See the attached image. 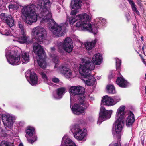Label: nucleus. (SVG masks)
<instances>
[{
    "label": "nucleus",
    "instance_id": "obj_3",
    "mask_svg": "<svg viewBox=\"0 0 146 146\" xmlns=\"http://www.w3.org/2000/svg\"><path fill=\"white\" fill-rule=\"evenodd\" d=\"M91 19V17L89 15L84 13L70 17L69 22L70 25H72L76 22L77 21L76 24L77 27L82 30L96 33L97 31L92 29L91 24L90 22Z\"/></svg>",
    "mask_w": 146,
    "mask_h": 146
},
{
    "label": "nucleus",
    "instance_id": "obj_54",
    "mask_svg": "<svg viewBox=\"0 0 146 146\" xmlns=\"http://www.w3.org/2000/svg\"><path fill=\"white\" fill-rule=\"evenodd\" d=\"M145 79H146V74L145 75Z\"/></svg>",
    "mask_w": 146,
    "mask_h": 146
},
{
    "label": "nucleus",
    "instance_id": "obj_19",
    "mask_svg": "<svg viewBox=\"0 0 146 146\" xmlns=\"http://www.w3.org/2000/svg\"><path fill=\"white\" fill-rule=\"evenodd\" d=\"M88 58L90 59L92 62L95 64L99 65L101 64L103 60V58L102 55L99 53H98L94 54L92 57V60L91 58L88 57H84L81 59V62L80 63L82 62V59L84 58Z\"/></svg>",
    "mask_w": 146,
    "mask_h": 146
},
{
    "label": "nucleus",
    "instance_id": "obj_26",
    "mask_svg": "<svg viewBox=\"0 0 146 146\" xmlns=\"http://www.w3.org/2000/svg\"><path fill=\"white\" fill-rule=\"evenodd\" d=\"M135 121L134 115L131 111L129 112L128 114L126 120V124L127 126L132 125Z\"/></svg>",
    "mask_w": 146,
    "mask_h": 146
},
{
    "label": "nucleus",
    "instance_id": "obj_37",
    "mask_svg": "<svg viewBox=\"0 0 146 146\" xmlns=\"http://www.w3.org/2000/svg\"><path fill=\"white\" fill-rule=\"evenodd\" d=\"M116 65L117 67V70L119 69L120 66L121 64V60L118 58H116Z\"/></svg>",
    "mask_w": 146,
    "mask_h": 146
},
{
    "label": "nucleus",
    "instance_id": "obj_22",
    "mask_svg": "<svg viewBox=\"0 0 146 146\" xmlns=\"http://www.w3.org/2000/svg\"><path fill=\"white\" fill-rule=\"evenodd\" d=\"M66 92V89L65 87L59 88L56 90V92L53 93V97L56 99H60Z\"/></svg>",
    "mask_w": 146,
    "mask_h": 146
},
{
    "label": "nucleus",
    "instance_id": "obj_27",
    "mask_svg": "<svg viewBox=\"0 0 146 146\" xmlns=\"http://www.w3.org/2000/svg\"><path fill=\"white\" fill-rule=\"evenodd\" d=\"M82 2L80 0H72L71 7L75 9H78L81 8Z\"/></svg>",
    "mask_w": 146,
    "mask_h": 146
},
{
    "label": "nucleus",
    "instance_id": "obj_6",
    "mask_svg": "<svg viewBox=\"0 0 146 146\" xmlns=\"http://www.w3.org/2000/svg\"><path fill=\"white\" fill-rule=\"evenodd\" d=\"M5 56L9 63L12 65H18L21 63L19 53L17 49L11 47L7 48L5 51Z\"/></svg>",
    "mask_w": 146,
    "mask_h": 146
},
{
    "label": "nucleus",
    "instance_id": "obj_34",
    "mask_svg": "<svg viewBox=\"0 0 146 146\" xmlns=\"http://www.w3.org/2000/svg\"><path fill=\"white\" fill-rule=\"evenodd\" d=\"M0 146H14L13 143H12L11 145H8V143L5 141H1L0 144Z\"/></svg>",
    "mask_w": 146,
    "mask_h": 146
},
{
    "label": "nucleus",
    "instance_id": "obj_14",
    "mask_svg": "<svg viewBox=\"0 0 146 146\" xmlns=\"http://www.w3.org/2000/svg\"><path fill=\"white\" fill-rule=\"evenodd\" d=\"M58 71L63 74L67 78L71 79L75 76L71 70L66 65H62L57 69Z\"/></svg>",
    "mask_w": 146,
    "mask_h": 146
},
{
    "label": "nucleus",
    "instance_id": "obj_24",
    "mask_svg": "<svg viewBox=\"0 0 146 146\" xmlns=\"http://www.w3.org/2000/svg\"><path fill=\"white\" fill-rule=\"evenodd\" d=\"M113 98L107 95L104 96L102 98L101 104L108 106H113Z\"/></svg>",
    "mask_w": 146,
    "mask_h": 146
},
{
    "label": "nucleus",
    "instance_id": "obj_10",
    "mask_svg": "<svg viewBox=\"0 0 146 146\" xmlns=\"http://www.w3.org/2000/svg\"><path fill=\"white\" fill-rule=\"evenodd\" d=\"M0 118L2 119L4 126L6 129L9 130L12 128L14 120L15 119L14 116L7 113L0 114Z\"/></svg>",
    "mask_w": 146,
    "mask_h": 146
},
{
    "label": "nucleus",
    "instance_id": "obj_52",
    "mask_svg": "<svg viewBox=\"0 0 146 146\" xmlns=\"http://www.w3.org/2000/svg\"><path fill=\"white\" fill-rule=\"evenodd\" d=\"M120 75V73H119L118 74V76H119V75Z\"/></svg>",
    "mask_w": 146,
    "mask_h": 146
},
{
    "label": "nucleus",
    "instance_id": "obj_13",
    "mask_svg": "<svg viewBox=\"0 0 146 146\" xmlns=\"http://www.w3.org/2000/svg\"><path fill=\"white\" fill-rule=\"evenodd\" d=\"M25 137L27 138L29 142L33 143L36 141L37 136L35 134V128L32 127H28L25 131Z\"/></svg>",
    "mask_w": 146,
    "mask_h": 146
},
{
    "label": "nucleus",
    "instance_id": "obj_21",
    "mask_svg": "<svg viewBox=\"0 0 146 146\" xmlns=\"http://www.w3.org/2000/svg\"><path fill=\"white\" fill-rule=\"evenodd\" d=\"M124 121L121 120H117L115 119V122L114 124L113 133L117 134L121 133L122 132L123 123Z\"/></svg>",
    "mask_w": 146,
    "mask_h": 146
},
{
    "label": "nucleus",
    "instance_id": "obj_28",
    "mask_svg": "<svg viewBox=\"0 0 146 146\" xmlns=\"http://www.w3.org/2000/svg\"><path fill=\"white\" fill-rule=\"evenodd\" d=\"M21 60L22 64H24L28 62L29 61V54L28 52H23L21 54Z\"/></svg>",
    "mask_w": 146,
    "mask_h": 146
},
{
    "label": "nucleus",
    "instance_id": "obj_40",
    "mask_svg": "<svg viewBox=\"0 0 146 146\" xmlns=\"http://www.w3.org/2000/svg\"><path fill=\"white\" fill-rule=\"evenodd\" d=\"M109 146H121L120 144H119L117 143H115L113 145L112 144H110Z\"/></svg>",
    "mask_w": 146,
    "mask_h": 146
},
{
    "label": "nucleus",
    "instance_id": "obj_33",
    "mask_svg": "<svg viewBox=\"0 0 146 146\" xmlns=\"http://www.w3.org/2000/svg\"><path fill=\"white\" fill-rule=\"evenodd\" d=\"M130 4L131 5L133 11L137 15H139V12L137 9L135 3L133 2Z\"/></svg>",
    "mask_w": 146,
    "mask_h": 146
},
{
    "label": "nucleus",
    "instance_id": "obj_25",
    "mask_svg": "<svg viewBox=\"0 0 146 146\" xmlns=\"http://www.w3.org/2000/svg\"><path fill=\"white\" fill-rule=\"evenodd\" d=\"M116 82L119 86L121 87L125 88L128 86V82L121 76L118 77Z\"/></svg>",
    "mask_w": 146,
    "mask_h": 146
},
{
    "label": "nucleus",
    "instance_id": "obj_20",
    "mask_svg": "<svg viewBox=\"0 0 146 146\" xmlns=\"http://www.w3.org/2000/svg\"><path fill=\"white\" fill-rule=\"evenodd\" d=\"M95 25H93L91 24V26L92 27V29H94L95 30L97 31L96 33H93L94 34H96L98 32V29L99 28H100L101 26L104 25L106 22V19H104L101 17H98L95 19Z\"/></svg>",
    "mask_w": 146,
    "mask_h": 146
},
{
    "label": "nucleus",
    "instance_id": "obj_4",
    "mask_svg": "<svg viewBox=\"0 0 146 146\" xmlns=\"http://www.w3.org/2000/svg\"><path fill=\"white\" fill-rule=\"evenodd\" d=\"M1 24L0 25L1 27ZM18 27L19 29L20 33L22 36L19 37V35L16 33H14L12 35L10 34V31L7 28L4 30L3 29V27L2 26L1 28L0 27V33L3 35L7 36H11V38L13 39V41H16L21 44L26 43L29 44L30 41L29 39V37L26 36V31L24 28L23 24L19 21L18 22Z\"/></svg>",
    "mask_w": 146,
    "mask_h": 146
},
{
    "label": "nucleus",
    "instance_id": "obj_48",
    "mask_svg": "<svg viewBox=\"0 0 146 146\" xmlns=\"http://www.w3.org/2000/svg\"><path fill=\"white\" fill-rule=\"evenodd\" d=\"M145 94H146V86H145Z\"/></svg>",
    "mask_w": 146,
    "mask_h": 146
},
{
    "label": "nucleus",
    "instance_id": "obj_43",
    "mask_svg": "<svg viewBox=\"0 0 146 146\" xmlns=\"http://www.w3.org/2000/svg\"><path fill=\"white\" fill-rule=\"evenodd\" d=\"M3 129L0 127V132H3Z\"/></svg>",
    "mask_w": 146,
    "mask_h": 146
},
{
    "label": "nucleus",
    "instance_id": "obj_45",
    "mask_svg": "<svg viewBox=\"0 0 146 146\" xmlns=\"http://www.w3.org/2000/svg\"><path fill=\"white\" fill-rule=\"evenodd\" d=\"M18 146H23V145L22 143H20Z\"/></svg>",
    "mask_w": 146,
    "mask_h": 146
},
{
    "label": "nucleus",
    "instance_id": "obj_8",
    "mask_svg": "<svg viewBox=\"0 0 146 146\" xmlns=\"http://www.w3.org/2000/svg\"><path fill=\"white\" fill-rule=\"evenodd\" d=\"M32 37L38 42H43L46 40L47 33L45 29L40 26L33 28L31 32Z\"/></svg>",
    "mask_w": 146,
    "mask_h": 146
},
{
    "label": "nucleus",
    "instance_id": "obj_2",
    "mask_svg": "<svg viewBox=\"0 0 146 146\" xmlns=\"http://www.w3.org/2000/svg\"><path fill=\"white\" fill-rule=\"evenodd\" d=\"M80 64L79 72L81 75V79L88 86H93L96 83V79L91 74V71L94 68V65L91 60L86 58L82 59Z\"/></svg>",
    "mask_w": 146,
    "mask_h": 146
},
{
    "label": "nucleus",
    "instance_id": "obj_32",
    "mask_svg": "<svg viewBox=\"0 0 146 146\" xmlns=\"http://www.w3.org/2000/svg\"><path fill=\"white\" fill-rule=\"evenodd\" d=\"M52 57L53 58L52 61L56 64L55 66L54 67V68H56L57 67V64L59 62V60L58 57L56 55H52Z\"/></svg>",
    "mask_w": 146,
    "mask_h": 146
},
{
    "label": "nucleus",
    "instance_id": "obj_5",
    "mask_svg": "<svg viewBox=\"0 0 146 146\" xmlns=\"http://www.w3.org/2000/svg\"><path fill=\"white\" fill-rule=\"evenodd\" d=\"M72 97H70V107L72 113L74 114L79 115L81 114H84L85 110L89 106L88 101L85 100V98L83 95L78 100V104H75L72 106V104L73 102Z\"/></svg>",
    "mask_w": 146,
    "mask_h": 146
},
{
    "label": "nucleus",
    "instance_id": "obj_11",
    "mask_svg": "<svg viewBox=\"0 0 146 146\" xmlns=\"http://www.w3.org/2000/svg\"><path fill=\"white\" fill-rule=\"evenodd\" d=\"M72 43L71 39L69 37H67L65 39L64 43L60 42L58 43V47L60 50V52H61V50L63 49L68 52H71L73 48Z\"/></svg>",
    "mask_w": 146,
    "mask_h": 146
},
{
    "label": "nucleus",
    "instance_id": "obj_51",
    "mask_svg": "<svg viewBox=\"0 0 146 146\" xmlns=\"http://www.w3.org/2000/svg\"><path fill=\"white\" fill-rule=\"evenodd\" d=\"M141 39H142V40L143 41V37H141Z\"/></svg>",
    "mask_w": 146,
    "mask_h": 146
},
{
    "label": "nucleus",
    "instance_id": "obj_53",
    "mask_svg": "<svg viewBox=\"0 0 146 146\" xmlns=\"http://www.w3.org/2000/svg\"><path fill=\"white\" fill-rule=\"evenodd\" d=\"M17 135V134H15V135H13V136H16Z\"/></svg>",
    "mask_w": 146,
    "mask_h": 146
},
{
    "label": "nucleus",
    "instance_id": "obj_16",
    "mask_svg": "<svg viewBox=\"0 0 146 146\" xmlns=\"http://www.w3.org/2000/svg\"><path fill=\"white\" fill-rule=\"evenodd\" d=\"M70 94L74 95H83L85 92L84 88L80 86H72L71 87L69 90Z\"/></svg>",
    "mask_w": 146,
    "mask_h": 146
},
{
    "label": "nucleus",
    "instance_id": "obj_17",
    "mask_svg": "<svg viewBox=\"0 0 146 146\" xmlns=\"http://www.w3.org/2000/svg\"><path fill=\"white\" fill-rule=\"evenodd\" d=\"M125 109V106L123 105L121 106L118 108L116 114L115 119L124 121L126 113Z\"/></svg>",
    "mask_w": 146,
    "mask_h": 146
},
{
    "label": "nucleus",
    "instance_id": "obj_7",
    "mask_svg": "<svg viewBox=\"0 0 146 146\" xmlns=\"http://www.w3.org/2000/svg\"><path fill=\"white\" fill-rule=\"evenodd\" d=\"M33 52L37 55V62L39 65L42 69H45L46 67V55L43 48L38 43H35L33 44Z\"/></svg>",
    "mask_w": 146,
    "mask_h": 146
},
{
    "label": "nucleus",
    "instance_id": "obj_44",
    "mask_svg": "<svg viewBox=\"0 0 146 146\" xmlns=\"http://www.w3.org/2000/svg\"><path fill=\"white\" fill-rule=\"evenodd\" d=\"M2 135H1L0 137V140H1V139H2ZM1 141L0 140V144L1 143Z\"/></svg>",
    "mask_w": 146,
    "mask_h": 146
},
{
    "label": "nucleus",
    "instance_id": "obj_36",
    "mask_svg": "<svg viewBox=\"0 0 146 146\" xmlns=\"http://www.w3.org/2000/svg\"><path fill=\"white\" fill-rule=\"evenodd\" d=\"M18 7L17 6L16 4L13 5L11 4L9 5V8L11 11V9L13 10H17Z\"/></svg>",
    "mask_w": 146,
    "mask_h": 146
},
{
    "label": "nucleus",
    "instance_id": "obj_29",
    "mask_svg": "<svg viewBox=\"0 0 146 146\" xmlns=\"http://www.w3.org/2000/svg\"><path fill=\"white\" fill-rule=\"evenodd\" d=\"M96 43V40H94L91 42H86L85 44V46L86 49L88 50H90L93 48Z\"/></svg>",
    "mask_w": 146,
    "mask_h": 146
},
{
    "label": "nucleus",
    "instance_id": "obj_47",
    "mask_svg": "<svg viewBox=\"0 0 146 146\" xmlns=\"http://www.w3.org/2000/svg\"><path fill=\"white\" fill-rule=\"evenodd\" d=\"M144 46H143L142 48V50L143 52L144 51Z\"/></svg>",
    "mask_w": 146,
    "mask_h": 146
},
{
    "label": "nucleus",
    "instance_id": "obj_46",
    "mask_svg": "<svg viewBox=\"0 0 146 146\" xmlns=\"http://www.w3.org/2000/svg\"><path fill=\"white\" fill-rule=\"evenodd\" d=\"M141 143H142V145H143V146L144 145V143L143 141H142Z\"/></svg>",
    "mask_w": 146,
    "mask_h": 146
},
{
    "label": "nucleus",
    "instance_id": "obj_50",
    "mask_svg": "<svg viewBox=\"0 0 146 146\" xmlns=\"http://www.w3.org/2000/svg\"><path fill=\"white\" fill-rule=\"evenodd\" d=\"M136 25L135 24L134 25V27L135 28H136Z\"/></svg>",
    "mask_w": 146,
    "mask_h": 146
},
{
    "label": "nucleus",
    "instance_id": "obj_31",
    "mask_svg": "<svg viewBox=\"0 0 146 146\" xmlns=\"http://www.w3.org/2000/svg\"><path fill=\"white\" fill-rule=\"evenodd\" d=\"M40 74L44 80L50 86H53V84L52 83L48 82V79L45 73L42 72L40 73Z\"/></svg>",
    "mask_w": 146,
    "mask_h": 146
},
{
    "label": "nucleus",
    "instance_id": "obj_49",
    "mask_svg": "<svg viewBox=\"0 0 146 146\" xmlns=\"http://www.w3.org/2000/svg\"><path fill=\"white\" fill-rule=\"evenodd\" d=\"M136 33H136V32L135 33V32L134 33V35H135V36H136Z\"/></svg>",
    "mask_w": 146,
    "mask_h": 146
},
{
    "label": "nucleus",
    "instance_id": "obj_39",
    "mask_svg": "<svg viewBox=\"0 0 146 146\" xmlns=\"http://www.w3.org/2000/svg\"><path fill=\"white\" fill-rule=\"evenodd\" d=\"M77 11L76 10H73L72 11L71 14L72 15H74L75 14H76L77 13Z\"/></svg>",
    "mask_w": 146,
    "mask_h": 146
},
{
    "label": "nucleus",
    "instance_id": "obj_1",
    "mask_svg": "<svg viewBox=\"0 0 146 146\" xmlns=\"http://www.w3.org/2000/svg\"><path fill=\"white\" fill-rule=\"evenodd\" d=\"M51 3L49 0H38L36 5L30 4L24 6L21 9L22 16L24 21L31 25L37 21L38 16L41 22H46L55 36L60 37L65 33L64 25H58L52 19L50 7Z\"/></svg>",
    "mask_w": 146,
    "mask_h": 146
},
{
    "label": "nucleus",
    "instance_id": "obj_42",
    "mask_svg": "<svg viewBox=\"0 0 146 146\" xmlns=\"http://www.w3.org/2000/svg\"><path fill=\"white\" fill-rule=\"evenodd\" d=\"M127 0L129 2L130 4L133 2L132 1V0Z\"/></svg>",
    "mask_w": 146,
    "mask_h": 146
},
{
    "label": "nucleus",
    "instance_id": "obj_23",
    "mask_svg": "<svg viewBox=\"0 0 146 146\" xmlns=\"http://www.w3.org/2000/svg\"><path fill=\"white\" fill-rule=\"evenodd\" d=\"M61 145L63 146H76L75 143L69 138L67 135H65L63 137Z\"/></svg>",
    "mask_w": 146,
    "mask_h": 146
},
{
    "label": "nucleus",
    "instance_id": "obj_18",
    "mask_svg": "<svg viewBox=\"0 0 146 146\" xmlns=\"http://www.w3.org/2000/svg\"><path fill=\"white\" fill-rule=\"evenodd\" d=\"M0 18L1 20L5 21L10 27L14 25L15 24L14 20L11 15L7 16L5 13H2L0 15Z\"/></svg>",
    "mask_w": 146,
    "mask_h": 146
},
{
    "label": "nucleus",
    "instance_id": "obj_38",
    "mask_svg": "<svg viewBox=\"0 0 146 146\" xmlns=\"http://www.w3.org/2000/svg\"><path fill=\"white\" fill-rule=\"evenodd\" d=\"M52 81L53 82L56 83L59 81V80L57 78H52Z\"/></svg>",
    "mask_w": 146,
    "mask_h": 146
},
{
    "label": "nucleus",
    "instance_id": "obj_35",
    "mask_svg": "<svg viewBox=\"0 0 146 146\" xmlns=\"http://www.w3.org/2000/svg\"><path fill=\"white\" fill-rule=\"evenodd\" d=\"M113 99V105L115 104L117 102H119L120 100V99L119 96L114 97Z\"/></svg>",
    "mask_w": 146,
    "mask_h": 146
},
{
    "label": "nucleus",
    "instance_id": "obj_30",
    "mask_svg": "<svg viewBox=\"0 0 146 146\" xmlns=\"http://www.w3.org/2000/svg\"><path fill=\"white\" fill-rule=\"evenodd\" d=\"M107 92L110 93L115 94L116 92L115 88L114 86L112 85L108 84L106 88Z\"/></svg>",
    "mask_w": 146,
    "mask_h": 146
},
{
    "label": "nucleus",
    "instance_id": "obj_15",
    "mask_svg": "<svg viewBox=\"0 0 146 146\" xmlns=\"http://www.w3.org/2000/svg\"><path fill=\"white\" fill-rule=\"evenodd\" d=\"M26 77L31 85H36L38 82V78L36 74L30 70H28L25 74Z\"/></svg>",
    "mask_w": 146,
    "mask_h": 146
},
{
    "label": "nucleus",
    "instance_id": "obj_9",
    "mask_svg": "<svg viewBox=\"0 0 146 146\" xmlns=\"http://www.w3.org/2000/svg\"><path fill=\"white\" fill-rule=\"evenodd\" d=\"M70 128L74 137L78 140H84L87 136L86 129L81 128L78 125H73Z\"/></svg>",
    "mask_w": 146,
    "mask_h": 146
},
{
    "label": "nucleus",
    "instance_id": "obj_41",
    "mask_svg": "<svg viewBox=\"0 0 146 146\" xmlns=\"http://www.w3.org/2000/svg\"><path fill=\"white\" fill-rule=\"evenodd\" d=\"M55 48L54 47H51V51L52 52L53 51H54V50H55Z\"/></svg>",
    "mask_w": 146,
    "mask_h": 146
},
{
    "label": "nucleus",
    "instance_id": "obj_12",
    "mask_svg": "<svg viewBox=\"0 0 146 146\" xmlns=\"http://www.w3.org/2000/svg\"><path fill=\"white\" fill-rule=\"evenodd\" d=\"M112 112V110H106L104 107H101L97 122L98 124L100 125L104 121L110 118Z\"/></svg>",
    "mask_w": 146,
    "mask_h": 146
}]
</instances>
